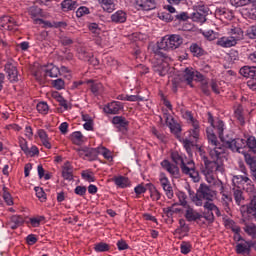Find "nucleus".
<instances>
[{"instance_id": "obj_49", "label": "nucleus", "mask_w": 256, "mask_h": 256, "mask_svg": "<svg viewBox=\"0 0 256 256\" xmlns=\"http://www.w3.org/2000/svg\"><path fill=\"white\" fill-rule=\"evenodd\" d=\"M252 2L253 0H230V5L238 8V7H245L246 5H249Z\"/></svg>"}, {"instance_id": "obj_4", "label": "nucleus", "mask_w": 256, "mask_h": 256, "mask_svg": "<svg viewBox=\"0 0 256 256\" xmlns=\"http://www.w3.org/2000/svg\"><path fill=\"white\" fill-rule=\"evenodd\" d=\"M240 75L245 77L246 79H250L247 81V86L252 91H256V67L255 66H243L239 70Z\"/></svg>"}, {"instance_id": "obj_29", "label": "nucleus", "mask_w": 256, "mask_h": 256, "mask_svg": "<svg viewBox=\"0 0 256 256\" xmlns=\"http://www.w3.org/2000/svg\"><path fill=\"white\" fill-rule=\"evenodd\" d=\"M245 149H248L249 153H253L256 155V138L255 136H249L247 140H245Z\"/></svg>"}, {"instance_id": "obj_34", "label": "nucleus", "mask_w": 256, "mask_h": 256, "mask_svg": "<svg viewBox=\"0 0 256 256\" xmlns=\"http://www.w3.org/2000/svg\"><path fill=\"white\" fill-rule=\"evenodd\" d=\"M190 52L192 53L193 57H203L205 55V50L199 46L197 43H192L190 45Z\"/></svg>"}, {"instance_id": "obj_56", "label": "nucleus", "mask_w": 256, "mask_h": 256, "mask_svg": "<svg viewBox=\"0 0 256 256\" xmlns=\"http://www.w3.org/2000/svg\"><path fill=\"white\" fill-rule=\"evenodd\" d=\"M244 231L245 233H247V235H249L250 237H255L256 235V225L255 223H252L250 225H246L244 227Z\"/></svg>"}, {"instance_id": "obj_12", "label": "nucleus", "mask_w": 256, "mask_h": 256, "mask_svg": "<svg viewBox=\"0 0 256 256\" xmlns=\"http://www.w3.org/2000/svg\"><path fill=\"white\" fill-rule=\"evenodd\" d=\"M235 251L237 255H251V241L244 240V242L237 243Z\"/></svg>"}, {"instance_id": "obj_15", "label": "nucleus", "mask_w": 256, "mask_h": 256, "mask_svg": "<svg viewBox=\"0 0 256 256\" xmlns=\"http://www.w3.org/2000/svg\"><path fill=\"white\" fill-rule=\"evenodd\" d=\"M135 3L142 11H153V9H157V0H135Z\"/></svg>"}, {"instance_id": "obj_52", "label": "nucleus", "mask_w": 256, "mask_h": 256, "mask_svg": "<svg viewBox=\"0 0 256 256\" xmlns=\"http://www.w3.org/2000/svg\"><path fill=\"white\" fill-rule=\"evenodd\" d=\"M34 23H36V25H43L44 29H53V22L51 23L50 21L43 20L42 18L34 19Z\"/></svg>"}, {"instance_id": "obj_43", "label": "nucleus", "mask_w": 256, "mask_h": 256, "mask_svg": "<svg viewBox=\"0 0 256 256\" xmlns=\"http://www.w3.org/2000/svg\"><path fill=\"white\" fill-rule=\"evenodd\" d=\"M34 191L36 193V197L39 199V201H41V203H45V201H47V194L45 193L43 188L36 186L34 188Z\"/></svg>"}, {"instance_id": "obj_5", "label": "nucleus", "mask_w": 256, "mask_h": 256, "mask_svg": "<svg viewBox=\"0 0 256 256\" xmlns=\"http://www.w3.org/2000/svg\"><path fill=\"white\" fill-rule=\"evenodd\" d=\"M99 151H101V146L96 148L88 146L76 148V153H78L79 157L82 159H88V161H97V159H99Z\"/></svg>"}, {"instance_id": "obj_48", "label": "nucleus", "mask_w": 256, "mask_h": 256, "mask_svg": "<svg viewBox=\"0 0 256 256\" xmlns=\"http://www.w3.org/2000/svg\"><path fill=\"white\" fill-rule=\"evenodd\" d=\"M36 109L38 113H41L42 115H47V113H49V105L47 102H39Z\"/></svg>"}, {"instance_id": "obj_39", "label": "nucleus", "mask_w": 256, "mask_h": 256, "mask_svg": "<svg viewBox=\"0 0 256 256\" xmlns=\"http://www.w3.org/2000/svg\"><path fill=\"white\" fill-rule=\"evenodd\" d=\"M157 17L165 23H171L172 21H175V16L169 12H158Z\"/></svg>"}, {"instance_id": "obj_30", "label": "nucleus", "mask_w": 256, "mask_h": 256, "mask_svg": "<svg viewBox=\"0 0 256 256\" xmlns=\"http://www.w3.org/2000/svg\"><path fill=\"white\" fill-rule=\"evenodd\" d=\"M70 139L74 145H83L85 143V136H83V133L81 131H75L70 135Z\"/></svg>"}, {"instance_id": "obj_19", "label": "nucleus", "mask_w": 256, "mask_h": 256, "mask_svg": "<svg viewBox=\"0 0 256 256\" xmlns=\"http://www.w3.org/2000/svg\"><path fill=\"white\" fill-rule=\"evenodd\" d=\"M44 75L45 77H51V78H55V77H59V75H61V70L59 67L53 65V64H48L46 66V68L44 69Z\"/></svg>"}, {"instance_id": "obj_16", "label": "nucleus", "mask_w": 256, "mask_h": 256, "mask_svg": "<svg viewBox=\"0 0 256 256\" xmlns=\"http://www.w3.org/2000/svg\"><path fill=\"white\" fill-rule=\"evenodd\" d=\"M113 125H118L119 131H128L129 129V121L124 116H114L112 118Z\"/></svg>"}, {"instance_id": "obj_41", "label": "nucleus", "mask_w": 256, "mask_h": 256, "mask_svg": "<svg viewBox=\"0 0 256 256\" xmlns=\"http://www.w3.org/2000/svg\"><path fill=\"white\" fill-rule=\"evenodd\" d=\"M109 249H111V246H109V244H107L105 242L96 243L94 245V251L96 253H107V251H109Z\"/></svg>"}, {"instance_id": "obj_18", "label": "nucleus", "mask_w": 256, "mask_h": 256, "mask_svg": "<svg viewBox=\"0 0 256 256\" xmlns=\"http://www.w3.org/2000/svg\"><path fill=\"white\" fill-rule=\"evenodd\" d=\"M169 121V116L166 117V123L171 131V133H173V135H175L176 139H178V141H181V124L179 123H171L168 122Z\"/></svg>"}, {"instance_id": "obj_64", "label": "nucleus", "mask_w": 256, "mask_h": 256, "mask_svg": "<svg viewBox=\"0 0 256 256\" xmlns=\"http://www.w3.org/2000/svg\"><path fill=\"white\" fill-rule=\"evenodd\" d=\"M246 35L249 39H256V26H250L246 31Z\"/></svg>"}, {"instance_id": "obj_54", "label": "nucleus", "mask_w": 256, "mask_h": 256, "mask_svg": "<svg viewBox=\"0 0 256 256\" xmlns=\"http://www.w3.org/2000/svg\"><path fill=\"white\" fill-rule=\"evenodd\" d=\"M18 143L21 151H23L24 155L29 153V146L27 145V140L23 137L18 138Z\"/></svg>"}, {"instance_id": "obj_60", "label": "nucleus", "mask_w": 256, "mask_h": 256, "mask_svg": "<svg viewBox=\"0 0 256 256\" xmlns=\"http://www.w3.org/2000/svg\"><path fill=\"white\" fill-rule=\"evenodd\" d=\"M60 43L63 45V47H69V45H73L75 43V40L69 36H61Z\"/></svg>"}, {"instance_id": "obj_35", "label": "nucleus", "mask_w": 256, "mask_h": 256, "mask_svg": "<svg viewBox=\"0 0 256 256\" xmlns=\"http://www.w3.org/2000/svg\"><path fill=\"white\" fill-rule=\"evenodd\" d=\"M184 79L190 87H193V79H195V71L193 68H186L184 71Z\"/></svg>"}, {"instance_id": "obj_17", "label": "nucleus", "mask_w": 256, "mask_h": 256, "mask_svg": "<svg viewBox=\"0 0 256 256\" xmlns=\"http://www.w3.org/2000/svg\"><path fill=\"white\" fill-rule=\"evenodd\" d=\"M0 23L2 24L1 27H6L8 31H13L15 27H19V24H17V21L11 16H2L0 18Z\"/></svg>"}, {"instance_id": "obj_22", "label": "nucleus", "mask_w": 256, "mask_h": 256, "mask_svg": "<svg viewBox=\"0 0 256 256\" xmlns=\"http://www.w3.org/2000/svg\"><path fill=\"white\" fill-rule=\"evenodd\" d=\"M62 177L65 181H73V166H71V163L66 162L62 167Z\"/></svg>"}, {"instance_id": "obj_31", "label": "nucleus", "mask_w": 256, "mask_h": 256, "mask_svg": "<svg viewBox=\"0 0 256 256\" xmlns=\"http://www.w3.org/2000/svg\"><path fill=\"white\" fill-rule=\"evenodd\" d=\"M188 195L192 201L196 205V207H203V202L201 199H199V188L197 189V192L191 190V188L188 189Z\"/></svg>"}, {"instance_id": "obj_11", "label": "nucleus", "mask_w": 256, "mask_h": 256, "mask_svg": "<svg viewBox=\"0 0 256 256\" xmlns=\"http://www.w3.org/2000/svg\"><path fill=\"white\" fill-rule=\"evenodd\" d=\"M123 109L124 105L122 102L112 101L104 107L103 111L108 115H119V111H123Z\"/></svg>"}, {"instance_id": "obj_59", "label": "nucleus", "mask_w": 256, "mask_h": 256, "mask_svg": "<svg viewBox=\"0 0 256 256\" xmlns=\"http://www.w3.org/2000/svg\"><path fill=\"white\" fill-rule=\"evenodd\" d=\"M6 189L5 187L3 188V199L8 206H11L13 205V197Z\"/></svg>"}, {"instance_id": "obj_28", "label": "nucleus", "mask_w": 256, "mask_h": 256, "mask_svg": "<svg viewBox=\"0 0 256 256\" xmlns=\"http://www.w3.org/2000/svg\"><path fill=\"white\" fill-rule=\"evenodd\" d=\"M147 188L150 193V198L152 199V201H159L161 199V192L157 190V187H155V184L147 183Z\"/></svg>"}, {"instance_id": "obj_26", "label": "nucleus", "mask_w": 256, "mask_h": 256, "mask_svg": "<svg viewBox=\"0 0 256 256\" xmlns=\"http://www.w3.org/2000/svg\"><path fill=\"white\" fill-rule=\"evenodd\" d=\"M217 45H219L220 47L229 48V47H235L237 45V42L232 36L222 37L217 41Z\"/></svg>"}, {"instance_id": "obj_10", "label": "nucleus", "mask_w": 256, "mask_h": 256, "mask_svg": "<svg viewBox=\"0 0 256 256\" xmlns=\"http://www.w3.org/2000/svg\"><path fill=\"white\" fill-rule=\"evenodd\" d=\"M161 187L163 188V191L165 192V195L168 199H173L174 192L173 187L171 186V182H169V178L165 175V173L160 174L159 178Z\"/></svg>"}, {"instance_id": "obj_32", "label": "nucleus", "mask_w": 256, "mask_h": 256, "mask_svg": "<svg viewBox=\"0 0 256 256\" xmlns=\"http://www.w3.org/2000/svg\"><path fill=\"white\" fill-rule=\"evenodd\" d=\"M101 7L106 13H113L115 9V1L114 0H99Z\"/></svg>"}, {"instance_id": "obj_45", "label": "nucleus", "mask_w": 256, "mask_h": 256, "mask_svg": "<svg viewBox=\"0 0 256 256\" xmlns=\"http://www.w3.org/2000/svg\"><path fill=\"white\" fill-rule=\"evenodd\" d=\"M176 195L179 200L178 205H181V207H184V208L189 206L187 202V194H185V192L179 191Z\"/></svg>"}, {"instance_id": "obj_33", "label": "nucleus", "mask_w": 256, "mask_h": 256, "mask_svg": "<svg viewBox=\"0 0 256 256\" xmlns=\"http://www.w3.org/2000/svg\"><path fill=\"white\" fill-rule=\"evenodd\" d=\"M246 212L248 215H252L256 221V194L253 195L249 204L246 206Z\"/></svg>"}, {"instance_id": "obj_58", "label": "nucleus", "mask_w": 256, "mask_h": 256, "mask_svg": "<svg viewBox=\"0 0 256 256\" xmlns=\"http://www.w3.org/2000/svg\"><path fill=\"white\" fill-rule=\"evenodd\" d=\"M91 11L87 6H80L76 11V17L81 18L84 17V15H89Z\"/></svg>"}, {"instance_id": "obj_6", "label": "nucleus", "mask_w": 256, "mask_h": 256, "mask_svg": "<svg viewBox=\"0 0 256 256\" xmlns=\"http://www.w3.org/2000/svg\"><path fill=\"white\" fill-rule=\"evenodd\" d=\"M183 45V37L179 34H171L161 40V47L168 49H179Z\"/></svg>"}, {"instance_id": "obj_13", "label": "nucleus", "mask_w": 256, "mask_h": 256, "mask_svg": "<svg viewBox=\"0 0 256 256\" xmlns=\"http://www.w3.org/2000/svg\"><path fill=\"white\" fill-rule=\"evenodd\" d=\"M184 209H186L184 217L189 223L203 219V214L195 211L190 205L186 206Z\"/></svg>"}, {"instance_id": "obj_61", "label": "nucleus", "mask_w": 256, "mask_h": 256, "mask_svg": "<svg viewBox=\"0 0 256 256\" xmlns=\"http://www.w3.org/2000/svg\"><path fill=\"white\" fill-rule=\"evenodd\" d=\"M195 12L200 15H204V17H207V15H209V7H207L205 5H199V6H197Z\"/></svg>"}, {"instance_id": "obj_24", "label": "nucleus", "mask_w": 256, "mask_h": 256, "mask_svg": "<svg viewBox=\"0 0 256 256\" xmlns=\"http://www.w3.org/2000/svg\"><path fill=\"white\" fill-rule=\"evenodd\" d=\"M112 23H125L127 21V13L123 10H118L111 15Z\"/></svg>"}, {"instance_id": "obj_3", "label": "nucleus", "mask_w": 256, "mask_h": 256, "mask_svg": "<svg viewBox=\"0 0 256 256\" xmlns=\"http://www.w3.org/2000/svg\"><path fill=\"white\" fill-rule=\"evenodd\" d=\"M224 149H229L233 153H241L244 155H249L247 151H245V139L243 138H226L224 140Z\"/></svg>"}, {"instance_id": "obj_50", "label": "nucleus", "mask_w": 256, "mask_h": 256, "mask_svg": "<svg viewBox=\"0 0 256 256\" xmlns=\"http://www.w3.org/2000/svg\"><path fill=\"white\" fill-rule=\"evenodd\" d=\"M99 155H102L104 159H107V161H113V155H111V150L107 149L106 147H100Z\"/></svg>"}, {"instance_id": "obj_27", "label": "nucleus", "mask_w": 256, "mask_h": 256, "mask_svg": "<svg viewBox=\"0 0 256 256\" xmlns=\"http://www.w3.org/2000/svg\"><path fill=\"white\" fill-rule=\"evenodd\" d=\"M245 161L250 167L252 177L256 176V156H251V154H245Z\"/></svg>"}, {"instance_id": "obj_40", "label": "nucleus", "mask_w": 256, "mask_h": 256, "mask_svg": "<svg viewBox=\"0 0 256 256\" xmlns=\"http://www.w3.org/2000/svg\"><path fill=\"white\" fill-rule=\"evenodd\" d=\"M81 177L88 183H95V174L91 170H84L81 172Z\"/></svg>"}, {"instance_id": "obj_57", "label": "nucleus", "mask_w": 256, "mask_h": 256, "mask_svg": "<svg viewBox=\"0 0 256 256\" xmlns=\"http://www.w3.org/2000/svg\"><path fill=\"white\" fill-rule=\"evenodd\" d=\"M91 53L81 49L78 52V59H80V61H87V63L89 62V59L91 58Z\"/></svg>"}, {"instance_id": "obj_20", "label": "nucleus", "mask_w": 256, "mask_h": 256, "mask_svg": "<svg viewBox=\"0 0 256 256\" xmlns=\"http://www.w3.org/2000/svg\"><path fill=\"white\" fill-rule=\"evenodd\" d=\"M153 71H154V73L159 75V77H165V75H167V73H169V64H167L165 62L160 63V64H155L153 66Z\"/></svg>"}, {"instance_id": "obj_38", "label": "nucleus", "mask_w": 256, "mask_h": 256, "mask_svg": "<svg viewBox=\"0 0 256 256\" xmlns=\"http://www.w3.org/2000/svg\"><path fill=\"white\" fill-rule=\"evenodd\" d=\"M232 191L236 205H241L242 201H245V196H243L242 190L239 188H233Z\"/></svg>"}, {"instance_id": "obj_8", "label": "nucleus", "mask_w": 256, "mask_h": 256, "mask_svg": "<svg viewBox=\"0 0 256 256\" xmlns=\"http://www.w3.org/2000/svg\"><path fill=\"white\" fill-rule=\"evenodd\" d=\"M215 195H217V193H215L211 187L207 186V184H200L198 188V197L202 203L203 201H214Z\"/></svg>"}, {"instance_id": "obj_23", "label": "nucleus", "mask_w": 256, "mask_h": 256, "mask_svg": "<svg viewBox=\"0 0 256 256\" xmlns=\"http://www.w3.org/2000/svg\"><path fill=\"white\" fill-rule=\"evenodd\" d=\"M112 181L120 189H127V187H129L131 185V182L129 181V178H127L125 176L114 177L112 179Z\"/></svg>"}, {"instance_id": "obj_53", "label": "nucleus", "mask_w": 256, "mask_h": 256, "mask_svg": "<svg viewBox=\"0 0 256 256\" xmlns=\"http://www.w3.org/2000/svg\"><path fill=\"white\" fill-rule=\"evenodd\" d=\"M147 191H149V188L147 187V184H138L135 188H134V193L136 195H143V193H147Z\"/></svg>"}, {"instance_id": "obj_63", "label": "nucleus", "mask_w": 256, "mask_h": 256, "mask_svg": "<svg viewBox=\"0 0 256 256\" xmlns=\"http://www.w3.org/2000/svg\"><path fill=\"white\" fill-rule=\"evenodd\" d=\"M189 14L187 12H181L180 14L174 15V21H187Z\"/></svg>"}, {"instance_id": "obj_47", "label": "nucleus", "mask_w": 256, "mask_h": 256, "mask_svg": "<svg viewBox=\"0 0 256 256\" xmlns=\"http://www.w3.org/2000/svg\"><path fill=\"white\" fill-rule=\"evenodd\" d=\"M191 19L195 23H205V21H207V16H204L203 14H199V12H193L191 14Z\"/></svg>"}, {"instance_id": "obj_36", "label": "nucleus", "mask_w": 256, "mask_h": 256, "mask_svg": "<svg viewBox=\"0 0 256 256\" xmlns=\"http://www.w3.org/2000/svg\"><path fill=\"white\" fill-rule=\"evenodd\" d=\"M169 51V48H163L161 47V41L157 43V47L154 49V53L157 57H160V59H167L169 56L167 55V52Z\"/></svg>"}, {"instance_id": "obj_1", "label": "nucleus", "mask_w": 256, "mask_h": 256, "mask_svg": "<svg viewBox=\"0 0 256 256\" xmlns=\"http://www.w3.org/2000/svg\"><path fill=\"white\" fill-rule=\"evenodd\" d=\"M207 139L209 143V157L205 154H201V160L204 166L201 167L200 171L204 177H212L213 173H225V142L222 144L217 139V135L207 128L206 129Z\"/></svg>"}, {"instance_id": "obj_14", "label": "nucleus", "mask_w": 256, "mask_h": 256, "mask_svg": "<svg viewBox=\"0 0 256 256\" xmlns=\"http://www.w3.org/2000/svg\"><path fill=\"white\" fill-rule=\"evenodd\" d=\"M244 175H234L232 177V183L234 187H237L238 189H241V185H245V183H251V179L249 178V175L247 172H245V168H243Z\"/></svg>"}, {"instance_id": "obj_2", "label": "nucleus", "mask_w": 256, "mask_h": 256, "mask_svg": "<svg viewBox=\"0 0 256 256\" xmlns=\"http://www.w3.org/2000/svg\"><path fill=\"white\" fill-rule=\"evenodd\" d=\"M171 159L174 164H172L169 160L165 159L163 160L160 165L162 169H165L170 175H174L175 177H179V166L182 169V171H189V166L185 164V161L183 160V156L179 154L177 151H174L171 153Z\"/></svg>"}, {"instance_id": "obj_7", "label": "nucleus", "mask_w": 256, "mask_h": 256, "mask_svg": "<svg viewBox=\"0 0 256 256\" xmlns=\"http://www.w3.org/2000/svg\"><path fill=\"white\" fill-rule=\"evenodd\" d=\"M208 115V123H210L211 127L216 130V133L222 143L226 141L227 138L223 135V131H225V122L223 120H217L213 118V114L211 112L207 113Z\"/></svg>"}, {"instance_id": "obj_62", "label": "nucleus", "mask_w": 256, "mask_h": 256, "mask_svg": "<svg viewBox=\"0 0 256 256\" xmlns=\"http://www.w3.org/2000/svg\"><path fill=\"white\" fill-rule=\"evenodd\" d=\"M246 186H244V189L247 193H254L256 195V187L255 184H253V181L250 180V182H245Z\"/></svg>"}, {"instance_id": "obj_46", "label": "nucleus", "mask_w": 256, "mask_h": 256, "mask_svg": "<svg viewBox=\"0 0 256 256\" xmlns=\"http://www.w3.org/2000/svg\"><path fill=\"white\" fill-rule=\"evenodd\" d=\"M182 173H184V175H189L195 182L199 181V172H197L195 168L188 167V171L183 169Z\"/></svg>"}, {"instance_id": "obj_25", "label": "nucleus", "mask_w": 256, "mask_h": 256, "mask_svg": "<svg viewBox=\"0 0 256 256\" xmlns=\"http://www.w3.org/2000/svg\"><path fill=\"white\" fill-rule=\"evenodd\" d=\"M25 223V218H23V216L21 215H13L10 218V228L15 230V229H19V227H21V225H23Z\"/></svg>"}, {"instance_id": "obj_51", "label": "nucleus", "mask_w": 256, "mask_h": 256, "mask_svg": "<svg viewBox=\"0 0 256 256\" xmlns=\"http://www.w3.org/2000/svg\"><path fill=\"white\" fill-rule=\"evenodd\" d=\"M88 29L93 33L95 37H99L101 35V28L99 27V24L97 23H90L88 24Z\"/></svg>"}, {"instance_id": "obj_21", "label": "nucleus", "mask_w": 256, "mask_h": 256, "mask_svg": "<svg viewBox=\"0 0 256 256\" xmlns=\"http://www.w3.org/2000/svg\"><path fill=\"white\" fill-rule=\"evenodd\" d=\"M79 7V4L75 0H63L61 2V9L64 13L68 11H75Z\"/></svg>"}, {"instance_id": "obj_9", "label": "nucleus", "mask_w": 256, "mask_h": 256, "mask_svg": "<svg viewBox=\"0 0 256 256\" xmlns=\"http://www.w3.org/2000/svg\"><path fill=\"white\" fill-rule=\"evenodd\" d=\"M4 71L8 75V80L10 83H18L19 82V71L17 70V66H14L13 63L8 61L4 65Z\"/></svg>"}, {"instance_id": "obj_37", "label": "nucleus", "mask_w": 256, "mask_h": 256, "mask_svg": "<svg viewBox=\"0 0 256 256\" xmlns=\"http://www.w3.org/2000/svg\"><path fill=\"white\" fill-rule=\"evenodd\" d=\"M29 14L31 19L35 21V19H39V17H43V8L39 6H32L29 10Z\"/></svg>"}, {"instance_id": "obj_44", "label": "nucleus", "mask_w": 256, "mask_h": 256, "mask_svg": "<svg viewBox=\"0 0 256 256\" xmlns=\"http://www.w3.org/2000/svg\"><path fill=\"white\" fill-rule=\"evenodd\" d=\"M232 37L235 39V42L243 40V30L241 28L235 27L231 30Z\"/></svg>"}, {"instance_id": "obj_55", "label": "nucleus", "mask_w": 256, "mask_h": 256, "mask_svg": "<svg viewBox=\"0 0 256 256\" xmlns=\"http://www.w3.org/2000/svg\"><path fill=\"white\" fill-rule=\"evenodd\" d=\"M52 86L54 89H57V91H61L62 89H65V81L61 78H58L52 81Z\"/></svg>"}, {"instance_id": "obj_42", "label": "nucleus", "mask_w": 256, "mask_h": 256, "mask_svg": "<svg viewBox=\"0 0 256 256\" xmlns=\"http://www.w3.org/2000/svg\"><path fill=\"white\" fill-rule=\"evenodd\" d=\"M193 249L191 242L189 241H182L180 244V252L182 255H189V252Z\"/></svg>"}]
</instances>
